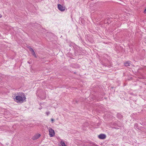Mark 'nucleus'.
<instances>
[{"label": "nucleus", "mask_w": 146, "mask_h": 146, "mask_svg": "<svg viewBox=\"0 0 146 146\" xmlns=\"http://www.w3.org/2000/svg\"><path fill=\"white\" fill-rule=\"evenodd\" d=\"M26 99L25 96L24 95H18L16 96L15 99V101L17 102H23Z\"/></svg>", "instance_id": "f257e3e1"}, {"label": "nucleus", "mask_w": 146, "mask_h": 146, "mask_svg": "<svg viewBox=\"0 0 146 146\" xmlns=\"http://www.w3.org/2000/svg\"><path fill=\"white\" fill-rule=\"evenodd\" d=\"M49 135L50 137H53L55 135V132L54 130L51 128H49L48 129Z\"/></svg>", "instance_id": "f03ea898"}, {"label": "nucleus", "mask_w": 146, "mask_h": 146, "mask_svg": "<svg viewBox=\"0 0 146 146\" xmlns=\"http://www.w3.org/2000/svg\"><path fill=\"white\" fill-rule=\"evenodd\" d=\"M58 9L61 11H63L65 10V7L64 6L60 4H58Z\"/></svg>", "instance_id": "7ed1b4c3"}, {"label": "nucleus", "mask_w": 146, "mask_h": 146, "mask_svg": "<svg viewBox=\"0 0 146 146\" xmlns=\"http://www.w3.org/2000/svg\"><path fill=\"white\" fill-rule=\"evenodd\" d=\"M41 135L39 133H37L35 134L33 137L32 139L34 140L38 139L40 136Z\"/></svg>", "instance_id": "20e7f679"}, {"label": "nucleus", "mask_w": 146, "mask_h": 146, "mask_svg": "<svg viewBox=\"0 0 146 146\" xmlns=\"http://www.w3.org/2000/svg\"><path fill=\"white\" fill-rule=\"evenodd\" d=\"M29 50L31 52V53L32 54L35 58H36V55L34 50L32 48H29Z\"/></svg>", "instance_id": "39448f33"}, {"label": "nucleus", "mask_w": 146, "mask_h": 146, "mask_svg": "<svg viewBox=\"0 0 146 146\" xmlns=\"http://www.w3.org/2000/svg\"><path fill=\"white\" fill-rule=\"evenodd\" d=\"M106 135L104 134H101L98 136V137L100 139H104L106 138Z\"/></svg>", "instance_id": "423d86ee"}, {"label": "nucleus", "mask_w": 146, "mask_h": 146, "mask_svg": "<svg viewBox=\"0 0 146 146\" xmlns=\"http://www.w3.org/2000/svg\"><path fill=\"white\" fill-rule=\"evenodd\" d=\"M124 65L125 66L128 67L130 66L131 64L130 61H128L124 63Z\"/></svg>", "instance_id": "0eeeda50"}, {"label": "nucleus", "mask_w": 146, "mask_h": 146, "mask_svg": "<svg viewBox=\"0 0 146 146\" xmlns=\"http://www.w3.org/2000/svg\"><path fill=\"white\" fill-rule=\"evenodd\" d=\"M60 146H66L65 144V143L63 141H61L60 143Z\"/></svg>", "instance_id": "6e6552de"}, {"label": "nucleus", "mask_w": 146, "mask_h": 146, "mask_svg": "<svg viewBox=\"0 0 146 146\" xmlns=\"http://www.w3.org/2000/svg\"><path fill=\"white\" fill-rule=\"evenodd\" d=\"M143 13L144 14H146V8L145 9Z\"/></svg>", "instance_id": "1a4fd4ad"}, {"label": "nucleus", "mask_w": 146, "mask_h": 146, "mask_svg": "<svg viewBox=\"0 0 146 146\" xmlns=\"http://www.w3.org/2000/svg\"><path fill=\"white\" fill-rule=\"evenodd\" d=\"M51 121H54V119L52 118L51 119Z\"/></svg>", "instance_id": "9d476101"}, {"label": "nucleus", "mask_w": 146, "mask_h": 146, "mask_svg": "<svg viewBox=\"0 0 146 146\" xmlns=\"http://www.w3.org/2000/svg\"><path fill=\"white\" fill-rule=\"evenodd\" d=\"M2 17V15H1L0 14V18H1Z\"/></svg>", "instance_id": "9b49d317"}, {"label": "nucleus", "mask_w": 146, "mask_h": 146, "mask_svg": "<svg viewBox=\"0 0 146 146\" xmlns=\"http://www.w3.org/2000/svg\"><path fill=\"white\" fill-rule=\"evenodd\" d=\"M46 113V114H47V115H48V114L49 113L47 112V113Z\"/></svg>", "instance_id": "f8f14e48"}]
</instances>
